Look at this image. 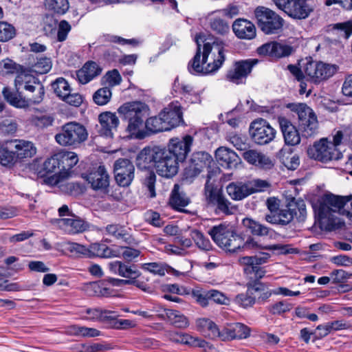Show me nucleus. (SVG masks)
Segmentation results:
<instances>
[{
    "instance_id": "nucleus-27",
    "label": "nucleus",
    "mask_w": 352,
    "mask_h": 352,
    "mask_svg": "<svg viewBox=\"0 0 352 352\" xmlns=\"http://www.w3.org/2000/svg\"><path fill=\"white\" fill-rule=\"evenodd\" d=\"M232 29L236 36L241 39L250 40L256 36V28L248 20H236L232 25Z\"/></svg>"
},
{
    "instance_id": "nucleus-64",
    "label": "nucleus",
    "mask_w": 352,
    "mask_h": 352,
    "mask_svg": "<svg viewBox=\"0 0 352 352\" xmlns=\"http://www.w3.org/2000/svg\"><path fill=\"white\" fill-rule=\"evenodd\" d=\"M67 250L72 253L82 255L89 258V247L80 245L77 243L69 242L67 243Z\"/></svg>"
},
{
    "instance_id": "nucleus-7",
    "label": "nucleus",
    "mask_w": 352,
    "mask_h": 352,
    "mask_svg": "<svg viewBox=\"0 0 352 352\" xmlns=\"http://www.w3.org/2000/svg\"><path fill=\"white\" fill-rule=\"evenodd\" d=\"M208 234L219 247L226 251L234 252L241 250L243 237L229 226L223 224L213 226Z\"/></svg>"
},
{
    "instance_id": "nucleus-33",
    "label": "nucleus",
    "mask_w": 352,
    "mask_h": 352,
    "mask_svg": "<svg viewBox=\"0 0 352 352\" xmlns=\"http://www.w3.org/2000/svg\"><path fill=\"white\" fill-rule=\"evenodd\" d=\"M63 176L68 175L69 171L78 163V155L74 152L60 151L58 153Z\"/></svg>"
},
{
    "instance_id": "nucleus-16",
    "label": "nucleus",
    "mask_w": 352,
    "mask_h": 352,
    "mask_svg": "<svg viewBox=\"0 0 352 352\" xmlns=\"http://www.w3.org/2000/svg\"><path fill=\"white\" fill-rule=\"evenodd\" d=\"M295 52V47L282 41H271L263 44L257 49L258 54L276 59L288 57Z\"/></svg>"
},
{
    "instance_id": "nucleus-10",
    "label": "nucleus",
    "mask_w": 352,
    "mask_h": 352,
    "mask_svg": "<svg viewBox=\"0 0 352 352\" xmlns=\"http://www.w3.org/2000/svg\"><path fill=\"white\" fill-rule=\"evenodd\" d=\"M258 25L265 34H274L283 25V19L272 10L259 6L254 10Z\"/></svg>"
},
{
    "instance_id": "nucleus-42",
    "label": "nucleus",
    "mask_w": 352,
    "mask_h": 352,
    "mask_svg": "<svg viewBox=\"0 0 352 352\" xmlns=\"http://www.w3.org/2000/svg\"><path fill=\"white\" fill-rule=\"evenodd\" d=\"M36 61L30 63L31 70L35 73L43 74L47 73L52 68L50 58L47 57H36Z\"/></svg>"
},
{
    "instance_id": "nucleus-52",
    "label": "nucleus",
    "mask_w": 352,
    "mask_h": 352,
    "mask_svg": "<svg viewBox=\"0 0 352 352\" xmlns=\"http://www.w3.org/2000/svg\"><path fill=\"white\" fill-rule=\"evenodd\" d=\"M16 35V29L10 23L0 21V42H7Z\"/></svg>"
},
{
    "instance_id": "nucleus-55",
    "label": "nucleus",
    "mask_w": 352,
    "mask_h": 352,
    "mask_svg": "<svg viewBox=\"0 0 352 352\" xmlns=\"http://www.w3.org/2000/svg\"><path fill=\"white\" fill-rule=\"evenodd\" d=\"M110 98V89L107 87L98 89L93 95V100L98 105H104Z\"/></svg>"
},
{
    "instance_id": "nucleus-49",
    "label": "nucleus",
    "mask_w": 352,
    "mask_h": 352,
    "mask_svg": "<svg viewBox=\"0 0 352 352\" xmlns=\"http://www.w3.org/2000/svg\"><path fill=\"white\" fill-rule=\"evenodd\" d=\"M45 6L48 10L59 14H65L69 8L67 0H45Z\"/></svg>"
},
{
    "instance_id": "nucleus-54",
    "label": "nucleus",
    "mask_w": 352,
    "mask_h": 352,
    "mask_svg": "<svg viewBox=\"0 0 352 352\" xmlns=\"http://www.w3.org/2000/svg\"><path fill=\"white\" fill-rule=\"evenodd\" d=\"M191 296L195 300L201 307H206L210 300L209 290L202 288H195L191 292Z\"/></svg>"
},
{
    "instance_id": "nucleus-35",
    "label": "nucleus",
    "mask_w": 352,
    "mask_h": 352,
    "mask_svg": "<svg viewBox=\"0 0 352 352\" xmlns=\"http://www.w3.org/2000/svg\"><path fill=\"white\" fill-rule=\"evenodd\" d=\"M165 316L171 324L180 329L188 327V318L180 311L174 309H164Z\"/></svg>"
},
{
    "instance_id": "nucleus-14",
    "label": "nucleus",
    "mask_w": 352,
    "mask_h": 352,
    "mask_svg": "<svg viewBox=\"0 0 352 352\" xmlns=\"http://www.w3.org/2000/svg\"><path fill=\"white\" fill-rule=\"evenodd\" d=\"M272 1L278 8L283 10L288 16L294 19H305L312 11V9L307 5L305 0Z\"/></svg>"
},
{
    "instance_id": "nucleus-26",
    "label": "nucleus",
    "mask_w": 352,
    "mask_h": 352,
    "mask_svg": "<svg viewBox=\"0 0 352 352\" xmlns=\"http://www.w3.org/2000/svg\"><path fill=\"white\" fill-rule=\"evenodd\" d=\"M250 335V329L239 322L232 324L223 329V334L221 335V340H231L234 339H245Z\"/></svg>"
},
{
    "instance_id": "nucleus-12",
    "label": "nucleus",
    "mask_w": 352,
    "mask_h": 352,
    "mask_svg": "<svg viewBox=\"0 0 352 352\" xmlns=\"http://www.w3.org/2000/svg\"><path fill=\"white\" fill-rule=\"evenodd\" d=\"M250 133L255 143L264 145L275 138L276 131L267 120L258 118L250 124Z\"/></svg>"
},
{
    "instance_id": "nucleus-38",
    "label": "nucleus",
    "mask_w": 352,
    "mask_h": 352,
    "mask_svg": "<svg viewBox=\"0 0 352 352\" xmlns=\"http://www.w3.org/2000/svg\"><path fill=\"white\" fill-rule=\"evenodd\" d=\"M140 254V250L129 247L122 246L118 251L111 248V256L121 257L127 262L133 261Z\"/></svg>"
},
{
    "instance_id": "nucleus-62",
    "label": "nucleus",
    "mask_w": 352,
    "mask_h": 352,
    "mask_svg": "<svg viewBox=\"0 0 352 352\" xmlns=\"http://www.w3.org/2000/svg\"><path fill=\"white\" fill-rule=\"evenodd\" d=\"M292 307L291 304L283 300L272 305L270 307V311L273 314H281L290 311Z\"/></svg>"
},
{
    "instance_id": "nucleus-13",
    "label": "nucleus",
    "mask_w": 352,
    "mask_h": 352,
    "mask_svg": "<svg viewBox=\"0 0 352 352\" xmlns=\"http://www.w3.org/2000/svg\"><path fill=\"white\" fill-rule=\"evenodd\" d=\"M270 256V254L263 252L258 256L241 257L239 262L243 266V271L249 278L256 280L264 276L265 271L260 265L266 263Z\"/></svg>"
},
{
    "instance_id": "nucleus-53",
    "label": "nucleus",
    "mask_w": 352,
    "mask_h": 352,
    "mask_svg": "<svg viewBox=\"0 0 352 352\" xmlns=\"http://www.w3.org/2000/svg\"><path fill=\"white\" fill-rule=\"evenodd\" d=\"M52 89L56 96L60 98L65 96L70 91V87L67 80L63 78H59L52 84Z\"/></svg>"
},
{
    "instance_id": "nucleus-1",
    "label": "nucleus",
    "mask_w": 352,
    "mask_h": 352,
    "mask_svg": "<svg viewBox=\"0 0 352 352\" xmlns=\"http://www.w3.org/2000/svg\"><path fill=\"white\" fill-rule=\"evenodd\" d=\"M195 42L197 50L188 66L190 73L206 75L217 71L225 60L222 41L199 34L196 36Z\"/></svg>"
},
{
    "instance_id": "nucleus-4",
    "label": "nucleus",
    "mask_w": 352,
    "mask_h": 352,
    "mask_svg": "<svg viewBox=\"0 0 352 352\" xmlns=\"http://www.w3.org/2000/svg\"><path fill=\"white\" fill-rule=\"evenodd\" d=\"M342 131H336L333 135L332 141L327 138H322L308 149L309 156L324 163L340 159L342 153L340 146L342 145Z\"/></svg>"
},
{
    "instance_id": "nucleus-47",
    "label": "nucleus",
    "mask_w": 352,
    "mask_h": 352,
    "mask_svg": "<svg viewBox=\"0 0 352 352\" xmlns=\"http://www.w3.org/2000/svg\"><path fill=\"white\" fill-rule=\"evenodd\" d=\"M9 146V142H7L0 148V164L3 166L13 164L17 161L14 150Z\"/></svg>"
},
{
    "instance_id": "nucleus-31",
    "label": "nucleus",
    "mask_w": 352,
    "mask_h": 352,
    "mask_svg": "<svg viewBox=\"0 0 352 352\" xmlns=\"http://www.w3.org/2000/svg\"><path fill=\"white\" fill-rule=\"evenodd\" d=\"M197 326L206 336L211 339L219 338L221 340L223 330L220 331L217 325L212 320L208 318H199L197 320Z\"/></svg>"
},
{
    "instance_id": "nucleus-20",
    "label": "nucleus",
    "mask_w": 352,
    "mask_h": 352,
    "mask_svg": "<svg viewBox=\"0 0 352 352\" xmlns=\"http://www.w3.org/2000/svg\"><path fill=\"white\" fill-rule=\"evenodd\" d=\"M86 179L91 184L93 189L100 190L105 192H108L109 177L104 166H99L97 170L88 174L86 176Z\"/></svg>"
},
{
    "instance_id": "nucleus-23",
    "label": "nucleus",
    "mask_w": 352,
    "mask_h": 352,
    "mask_svg": "<svg viewBox=\"0 0 352 352\" xmlns=\"http://www.w3.org/2000/svg\"><path fill=\"white\" fill-rule=\"evenodd\" d=\"M9 147L14 150L16 160L30 158L36 153L34 144L23 140H12L9 141Z\"/></svg>"
},
{
    "instance_id": "nucleus-40",
    "label": "nucleus",
    "mask_w": 352,
    "mask_h": 352,
    "mask_svg": "<svg viewBox=\"0 0 352 352\" xmlns=\"http://www.w3.org/2000/svg\"><path fill=\"white\" fill-rule=\"evenodd\" d=\"M97 133L100 136L110 135V111H104L98 116V124H96Z\"/></svg>"
},
{
    "instance_id": "nucleus-25",
    "label": "nucleus",
    "mask_w": 352,
    "mask_h": 352,
    "mask_svg": "<svg viewBox=\"0 0 352 352\" xmlns=\"http://www.w3.org/2000/svg\"><path fill=\"white\" fill-rule=\"evenodd\" d=\"M215 157L221 166L227 168H236L241 160L234 151L223 146L217 149Z\"/></svg>"
},
{
    "instance_id": "nucleus-8",
    "label": "nucleus",
    "mask_w": 352,
    "mask_h": 352,
    "mask_svg": "<svg viewBox=\"0 0 352 352\" xmlns=\"http://www.w3.org/2000/svg\"><path fill=\"white\" fill-rule=\"evenodd\" d=\"M86 128L75 122H68L62 126L61 131L55 135V140L61 146H76L87 140Z\"/></svg>"
},
{
    "instance_id": "nucleus-57",
    "label": "nucleus",
    "mask_w": 352,
    "mask_h": 352,
    "mask_svg": "<svg viewBox=\"0 0 352 352\" xmlns=\"http://www.w3.org/2000/svg\"><path fill=\"white\" fill-rule=\"evenodd\" d=\"M156 175L153 172H148L144 177L143 185L149 192V197L153 198L156 196L155 184Z\"/></svg>"
},
{
    "instance_id": "nucleus-59",
    "label": "nucleus",
    "mask_w": 352,
    "mask_h": 352,
    "mask_svg": "<svg viewBox=\"0 0 352 352\" xmlns=\"http://www.w3.org/2000/svg\"><path fill=\"white\" fill-rule=\"evenodd\" d=\"M72 30L71 25L65 20H62L59 22L57 31V41L58 42L65 41L69 32Z\"/></svg>"
},
{
    "instance_id": "nucleus-61",
    "label": "nucleus",
    "mask_w": 352,
    "mask_h": 352,
    "mask_svg": "<svg viewBox=\"0 0 352 352\" xmlns=\"http://www.w3.org/2000/svg\"><path fill=\"white\" fill-rule=\"evenodd\" d=\"M277 215L279 225H287L294 219V212L290 208L280 210L278 212H277Z\"/></svg>"
},
{
    "instance_id": "nucleus-17",
    "label": "nucleus",
    "mask_w": 352,
    "mask_h": 352,
    "mask_svg": "<svg viewBox=\"0 0 352 352\" xmlns=\"http://www.w3.org/2000/svg\"><path fill=\"white\" fill-rule=\"evenodd\" d=\"M134 166L128 159H119L114 164V177L120 186H128L134 177Z\"/></svg>"
},
{
    "instance_id": "nucleus-51",
    "label": "nucleus",
    "mask_w": 352,
    "mask_h": 352,
    "mask_svg": "<svg viewBox=\"0 0 352 352\" xmlns=\"http://www.w3.org/2000/svg\"><path fill=\"white\" fill-rule=\"evenodd\" d=\"M111 235H113L118 240H120L121 241H123L128 245H133L135 243V239L123 227L118 226H111Z\"/></svg>"
},
{
    "instance_id": "nucleus-56",
    "label": "nucleus",
    "mask_w": 352,
    "mask_h": 352,
    "mask_svg": "<svg viewBox=\"0 0 352 352\" xmlns=\"http://www.w3.org/2000/svg\"><path fill=\"white\" fill-rule=\"evenodd\" d=\"M210 27L213 31L219 34H226L230 30L229 25L223 19L214 18L211 20Z\"/></svg>"
},
{
    "instance_id": "nucleus-58",
    "label": "nucleus",
    "mask_w": 352,
    "mask_h": 352,
    "mask_svg": "<svg viewBox=\"0 0 352 352\" xmlns=\"http://www.w3.org/2000/svg\"><path fill=\"white\" fill-rule=\"evenodd\" d=\"M248 184L250 188V195L257 192L264 191L270 186L267 181L260 179L249 181L248 182Z\"/></svg>"
},
{
    "instance_id": "nucleus-60",
    "label": "nucleus",
    "mask_w": 352,
    "mask_h": 352,
    "mask_svg": "<svg viewBox=\"0 0 352 352\" xmlns=\"http://www.w3.org/2000/svg\"><path fill=\"white\" fill-rule=\"evenodd\" d=\"M168 338L176 343L188 344L192 343V336L186 333H179L177 332H169L167 334Z\"/></svg>"
},
{
    "instance_id": "nucleus-24",
    "label": "nucleus",
    "mask_w": 352,
    "mask_h": 352,
    "mask_svg": "<svg viewBox=\"0 0 352 352\" xmlns=\"http://www.w3.org/2000/svg\"><path fill=\"white\" fill-rule=\"evenodd\" d=\"M243 157L249 164L262 169H271L274 165L270 157L256 150L245 151L243 153Z\"/></svg>"
},
{
    "instance_id": "nucleus-18",
    "label": "nucleus",
    "mask_w": 352,
    "mask_h": 352,
    "mask_svg": "<svg viewBox=\"0 0 352 352\" xmlns=\"http://www.w3.org/2000/svg\"><path fill=\"white\" fill-rule=\"evenodd\" d=\"M206 195L208 201L217 205V209L225 214H233L236 208L222 194L210 184L209 180L206 182Z\"/></svg>"
},
{
    "instance_id": "nucleus-34",
    "label": "nucleus",
    "mask_w": 352,
    "mask_h": 352,
    "mask_svg": "<svg viewBox=\"0 0 352 352\" xmlns=\"http://www.w3.org/2000/svg\"><path fill=\"white\" fill-rule=\"evenodd\" d=\"M58 221L60 226L64 227L66 231L73 234L82 232L87 228V224L79 219H60Z\"/></svg>"
},
{
    "instance_id": "nucleus-50",
    "label": "nucleus",
    "mask_w": 352,
    "mask_h": 352,
    "mask_svg": "<svg viewBox=\"0 0 352 352\" xmlns=\"http://www.w3.org/2000/svg\"><path fill=\"white\" fill-rule=\"evenodd\" d=\"M43 169L47 173H54V175L63 174L58 153L44 162Z\"/></svg>"
},
{
    "instance_id": "nucleus-5",
    "label": "nucleus",
    "mask_w": 352,
    "mask_h": 352,
    "mask_svg": "<svg viewBox=\"0 0 352 352\" xmlns=\"http://www.w3.org/2000/svg\"><path fill=\"white\" fill-rule=\"evenodd\" d=\"M118 113L129 120L127 129L130 133L138 138H142L140 135V131L143 126L144 119L149 114L148 106L140 101L126 102L119 107Z\"/></svg>"
},
{
    "instance_id": "nucleus-63",
    "label": "nucleus",
    "mask_w": 352,
    "mask_h": 352,
    "mask_svg": "<svg viewBox=\"0 0 352 352\" xmlns=\"http://www.w3.org/2000/svg\"><path fill=\"white\" fill-rule=\"evenodd\" d=\"M86 313L90 316L87 319L91 320L104 321L109 318V312L107 311H102L97 309H87Z\"/></svg>"
},
{
    "instance_id": "nucleus-11",
    "label": "nucleus",
    "mask_w": 352,
    "mask_h": 352,
    "mask_svg": "<svg viewBox=\"0 0 352 352\" xmlns=\"http://www.w3.org/2000/svg\"><path fill=\"white\" fill-rule=\"evenodd\" d=\"M299 120V128L306 138L312 137L318 133V122L314 111L307 104L300 103L296 107Z\"/></svg>"
},
{
    "instance_id": "nucleus-2",
    "label": "nucleus",
    "mask_w": 352,
    "mask_h": 352,
    "mask_svg": "<svg viewBox=\"0 0 352 352\" xmlns=\"http://www.w3.org/2000/svg\"><path fill=\"white\" fill-rule=\"evenodd\" d=\"M137 166L142 169L154 166L162 177L169 178L175 175L179 164L173 155L168 154L164 148L157 146L144 148L137 156Z\"/></svg>"
},
{
    "instance_id": "nucleus-48",
    "label": "nucleus",
    "mask_w": 352,
    "mask_h": 352,
    "mask_svg": "<svg viewBox=\"0 0 352 352\" xmlns=\"http://www.w3.org/2000/svg\"><path fill=\"white\" fill-rule=\"evenodd\" d=\"M190 236L194 241L195 245L201 250H209L211 248V243L202 232L197 229H192L190 232Z\"/></svg>"
},
{
    "instance_id": "nucleus-22",
    "label": "nucleus",
    "mask_w": 352,
    "mask_h": 352,
    "mask_svg": "<svg viewBox=\"0 0 352 352\" xmlns=\"http://www.w3.org/2000/svg\"><path fill=\"white\" fill-rule=\"evenodd\" d=\"M161 116L164 118L168 129L177 126L182 121V112L179 102L175 101L170 103L161 111Z\"/></svg>"
},
{
    "instance_id": "nucleus-28",
    "label": "nucleus",
    "mask_w": 352,
    "mask_h": 352,
    "mask_svg": "<svg viewBox=\"0 0 352 352\" xmlns=\"http://www.w3.org/2000/svg\"><path fill=\"white\" fill-rule=\"evenodd\" d=\"M101 71L96 63L88 61L76 72V77L80 83L85 85L98 76Z\"/></svg>"
},
{
    "instance_id": "nucleus-36",
    "label": "nucleus",
    "mask_w": 352,
    "mask_h": 352,
    "mask_svg": "<svg viewBox=\"0 0 352 352\" xmlns=\"http://www.w3.org/2000/svg\"><path fill=\"white\" fill-rule=\"evenodd\" d=\"M168 126L164 118L161 116V112L157 116L151 117L145 122L146 129L154 133L164 131H169Z\"/></svg>"
},
{
    "instance_id": "nucleus-41",
    "label": "nucleus",
    "mask_w": 352,
    "mask_h": 352,
    "mask_svg": "<svg viewBox=\"0 0 352 352\" xmlns=\"http://www.w3.org/2000/svg\"><path fill=\"white\" fill-rule=\"evenodd\" d=\"M23 70L21 65L16 63L10 58H6L0 61V74L7 76L16 74L17 75Z\"/></svg>"
},
{
    "instance_id": "nucleus-29",
    "label": "nucleus",
    "mask_w": 352,
    "mask_h": 352,
    "mask_svg": "<svg viewBox=\"0 0 352 352\" xmlns=\"http://www.w3.org/2000/svg\"><path fill=\"white\" fill-rule=\"evenodd\" d=\"M243 227L252 234L258 236H270L274 234V230L252 218H244L242 220Z\"/></svg>"
},
{
    "instance_id": "nucleus-9",
    "label": "nucleus",
    "mask_w": 352,
    "mask_h": 352,
    "mask_svg": "<svg viewBox=\"0 0 352 352\" xmlns=\"http://www.w3.org/2000/svg\"><path fill=\"white\" fill-rule=\"evenodd\" d=\"M338 70L336 65L314 61L307 58L303 63V72L305 80L318 84L333 76Z\"/></svg>"
},
{
    "instance_id": "nucleus-37",
    "label": "nucleus",
    "mask_w": 352,
    "mask_h": 352,
    "mask_svg": "<svg viewBox=\"0 0 352 352\" xmlns=\"http://www.w3.org/2000/svg\"><path fill=\"white\" fill-rule=\"evenodd\" d=\"M111 271L120 276L128 278H133L139 276L138 271L133 270L131 266L121 261H116L111 263Z\"/></svg>"
},
{
    "instance_id": "nucleus-19",
    "label": "nucleus",
    "mask_w": 352,
    "mask_h": 352,
    "mask_svg": "<svg viewBox=\"0 0 352 352\" xmlns=\"http://www.w3.org/2000/svg\"><path fill=\"white\" fill-rule=\"evenodd\" d=\"M257 63V60H245L236 63L234 69L230 70L226 76L228 80L239 85L243 82V80L251 72L254 65Z\"/></svg>"
},
{
    "instance_id": "nucleus-6",
    "label": "nucleus",
    "mask_w": 352,
    "mask_h": 352,
    "mask_svg": "<svg viewBox=\"0 0 352 352\" xmlns=\"http://www.w3.org/2000/svg\"><path fill=\"white\" fill-rule=\"evenodd\" d=\"M15 87L18 93L26 92L28 100L34 104L40 103L45 94L44 87L34 76L23 70L15 78Z\"/></svg>"
},
{
    "instance_id": "nucleus-32",
    "label": "nucleus",
    "mask_w": 352,
    "mask_h": 352,
    "mask_svg": "<svg viewBox=\"0 0 352 352\" xmlns=\"http://www.w3.org/2000/svg\"><path fill=\"white\" fill-rule=\"evenodd\" d=\"M228 195L234 200H242L250 195L248 182H232L226 187Z\"/></svg>"
},
{
    "instance_id": "nucleus-39",
    "label": "nucleus",
    "mask_w": 352,
    "mask_h": 352,
    "mask_svg": "<svg viewBox=\"0 0 352 352\" xmlns=\"http://www.w3.org/2000/svg\"><path fill=\"white\" fill-rule=\"evenodd\" d=\"M170 202L173 208L182 210L183 208L189 204V199L185 194L179 192V186L175 184L172 192Z\"/></svg>"
},
{
    "instance_id": "nucleus-45",
    "label": "nucleus",
    "mask_w": 352,
    "mask_h": 352,
    "mask_svg": "<svg viewBox=\"0 0 352 352\" xmlns=\"http://www.w3.org/2000/svg\"><path fill=\"white\" fill-rule=\"evenodd\" d=\"M110 281L102 280L87 284V288L91 289L94 294L98 296H109Z\"/></svg>"
},
{
    "instance_id": "nucleus-21",
    "label": "nucleus",
    "mask_w": 352,
    "mask_h": 352,
    "mask_svg": "<svg viewBox=\"0 0 352 352\" xmlns=\"http://www.w3.org/2000/svg\"><path fill=\"white\" fill-rule=\"evenodd\" d=\"M278 122L283 133L285 143L289 146H296L300 142L298 131L291 121L285 117H278Z\"/></svg>"
},
{
    "instance_id": "nucleus-3",
    "label": "nucleus",
    "mask_w": 352,
    "mask_h": 352,
    "mask_svg": "<svg viewBox=\"0 0 352 352\" xmlns=\"http://www.w3.org/2000/svg\"><path fill=\"white\" fill-rule=\"evenodd\" d=\"M350 197L326 194L322 198L318 209L320 227L327 231L340 228L341 222L336 213L341 212Z\"/></svg>"
},
{
    "instance_id": "nucleus-15",
    "label": "nucleus",
    "mask_w": 352,
    "mask_h": 352,
    "mask_svg": "<svg viewBox=\"0 0 352 352\" xmlns=\"http://www.w3.org/2000/svg\"><path fill=\"white\" fill-rule=\"evenodd\" d=\"M192 142L193 138L189 135H184L182 138H173L169 140L167 148H164V150L180 163L186 158Z\"/></svg>"
},
{
    "instance_id": "nucleus-30",
    "label": "nucleus",
    "mask_w": 352,
    "mask_h": 352,
    "mask_svg": "<svg viewBox=\"0 0 352 352\" xmlns=\"http://www.w3.org/2000/svg\"><path fill=\"white\" fill-rule=\"evenodd\" d=\"M212 162L211 155L208 153L197 152L192 155L189 170H192L194 175H197L204 168L210 167Z\"/></svg>"
},
{
    "instance_id": "nucleus-44",
    "label": "nucleus",
    "mask_w": 352,
    "mask_h": 352,
    "mask_svg": "<svg viewBox=\"0 0 352 352\" xmlns=\"http://www.w3.org/2000/svg\"><path fill=\"white\" fill-rule=\"evenodd\" d=\"M108 258L110 256V249L104 243H95L89 246V258Z\"/></svg>"
},
{
    "instance_id": "nucleus-43",
    "label": "nucleus",
    "mask_w": 352,
    "mask_h": 352,
    "mask_svg": "<svg viewBox=\"0 0 352 352\" xmlns=\"http://www.w3.org/2000/svg\"><path fill=\"white\" fill-rule=\"evenodd\" d=\"M258 290V288L255 287H248L245 293L238 294L236 296V303L244 308L252 307L255 303V298L252 296L253 291Z\"/></svg>"
},
{
    "instance_id": "nucleus-46",
    "label": "nucleus",
    "mask_w": 352,
    "mask_h": 352,
    "mask_svg": "<svg viewBox=\"0 0 352 352\" xmlns=\"http://www.w3.org/2000/svg\"><path fill=\"white\" fill-rule=\"evenodd\" d=\"M2 93L5 99L12 106L22 108L28 105V102L24 98L12 92L10 88L4 87Z\"/></svg>"
}]
</instances>
